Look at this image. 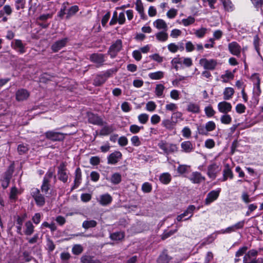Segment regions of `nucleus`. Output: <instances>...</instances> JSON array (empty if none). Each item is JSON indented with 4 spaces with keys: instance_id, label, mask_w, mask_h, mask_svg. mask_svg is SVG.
Masks as SVG:
<instances>
[{
    "instance_id": "nucleus-1",
    "label": "nucleus",
    "mask_w": 263,
    "mask_h": 263,
    "mask_svg": "<svg viewBox=\"0 0 263 263\" xmlns=\"http://www.w3.org/2000/svg\"><path fill=\"white\" fill-rule=\"evenodd\" d=\"M158 146L163 151V154L166 156L176 153L178 151V147L176 144L167 143L163 140L160 141L158 143Z\"/></svg>"
},
{
    "instance_id": "nucleus-2",
    "label": "nucleus",
    "mask_w": 263,
    "mask_h": 263,
    "mask_svg": "<svg viewBox=\"0 0 263 263\" xmlns=\"http://www.w3.org/2000/svg\"><path fill=\"white\" fill-rule=\"evenodd\" d=\"M30 194L38 206L42 207L45 204V198L44 195L41 193L39 189L35 187L31 189Z\"/></svg>"
},
{
    "instance_id": "nucleus-3",
    "label": "nucleus",
    "mask_w": 263,
    "mask_h": 263,
    "mask_svg": "<svg viewBox=\"0 0 263 263\" xmlns=\"http://www.w3.org/2000/svg\"><path fill=\"white\" fill-rule=\"evenodd\" d=\"M57 175L58 179L63 183L67 182L68 177L69 173L66 167V163L62 162L58 166Z\"/></svg>"
},
{
    "instance_id": "nucleus-4",
    "label": "nucleus",
    "mask_w": 263,
    "mask_h": 263,
    "mask_svg": "<svg viewBox=\"0 0 263 263\" xmlns=\"http://www.w3.org/2000/svg\"><path fill=\"white\" fill-rule=\"evenodd\" d=\"M216 129V124L213 121L206 122L204 125H199L197 127V130L200 135L207 136L209 132L213 131Z\"/></svg>"
},
{
    "instance_id": "nucleus-5",
    "label": "nucleus",
    "mask_w": 263,
    "mask_h": 263,
    "mask_svg": "<svg viewBox=\"0 0 263 263\" xmlns=\"http://www.w3.org/2000/svg\"><path fill=\"white\" fill-rule=\"evenodd\" d=\"M199 63L204 69L209 70H214L218 64L216 60L206 58H201L199 60Z\"/></svg>"
},
{
    "instance_id": "nucleus-6",
    "label": "nucleus",
    "mask_w": 263,
    "mask_h": 263,
    "mask_svg": "<svg viewBox=\"0 0 263 263\" xmlns=\"http://www.w3.org/2000/svg\"><path fill=\"white\" fill-rule=\"evenodd\" d=\"M46 138L52 141H61L65 139V134L54 130H48L45 134Z\"/></svg>"
},
{
    "instance_id": "nucleus-7",
    "label": "nucleus",
    "mask_w": 263,
    "mask_h": 263,
    "mask_svg": "<svg viewBox=\"0 0 263 263\" xmlns=\"http://www.w3.org/2000/svg\"><path fill=\"white\" fill-rule=\"evenodd\" d=\"M11 47L20 54H23L26 52V44L23 43L20 39L14 40L11 43Z\"/></svg>"
},
{
    "instance_id": "nucleus-8",
    "label": "nucleus",
    "mask_w": 263,
    "mask_h": 263,
    "mask_svg": "<svg viewBox=\"0 0 263 263\" xmlns=\"http://www.w3.org/2000/svg\"><path fill=\"white\" fill-rule=\"evenodd\" d=\"M122 47V43L121 40H117L114 44H112L109 48L108 53L111 58L116 57L117 54L119 52Z\"/></svg>"
},
{
    "instance_id": "nucleus-9",
    "label": "nucleus",
    "mask_w": 263,
    "mask_h": 263,
    "mask_svg": "<svg viewBox=\"0 0 263 263\" xmlns=\"http://www.w3.org/2000/svg\"><path fill=\"white\" fill-rule=\"evenodd\" d=\"M221 171V168L216 163H214L208 167V176L212 179H215Z\"/></svg>"
},
{
    "instance_id": "nucleus-10",
    "label": "nucleus",
    "mask_w": 263,
    "mask_h": 263,
    "mask_svg": "<svg viewBox=\"0 0 263 263\" xmlns=\"http://www.w3.org/2000/svg\"><path fill=\"white\" fill-rule=\"evenodd\" d=\"M228 49L232 54L237 57L240 56L241 48L236 42H232L229 43L228 44Z\"/></svg>"
},
{
    "instance_id": "nucleus-11",
    "label": "nucleus",
    "mask_w": 263,
    "mask_h": 263,
    "mask_svg": "<svg viewBox=\"0 0 263 263\" xmlns=\"http://www.w3.org/2000/svg\"><path fill=\"white\" fill-rule=\"evenodd\" d=\"M82 171L80 167H77L74 172V179L73 185L71 189V191L77 189L82 182Z\"/></svg>"
},
{
    "instance_id": "nucleus-12",
    "label": "nucleus",
    "mask_w": 263,
    "mask_h": 263,
    "mask_svg": "<svg viewBox=\"0 0 263 263\" xmlns=\"http://www.w3.org/2000/svg\"><path fill=\"white\" fill-rule=\"evenodd\" d=\"M220 191L221 189L218 188L216 190H213L209 192L205 199V204L208 205L216 200L218 198Z\"/></svg>"
},
{
    "instance_id": "nucleus-13",
    "label": "nucleus",
    "mask_w": 263,
    "mask_h": 263,
    "mask_svg": "<svg viewBox=\"0 0 263 263\" xmlns=\"http://www.w3.org/2000/svg\"><path fill=\"white\" fill-rule=\"evenodd\" d=\"M88 121L90 123L99 126H102L105 123L100 117L92 113L88 114Z\"/></svg>"
},
{
    "instance_id": "nucleus-14",
    "label": "nucleus",
    "mask_w": 263,
    "mask_h": 263,
    "mask_svg": "<svg viewBox=\"0 0 263 263\" xmlns=\"http://www.w3.org/2000/svg\"><path fill=\"white\" fill-rule=\"evenodd\" d=\"M13 173V170L10 167L5 173L3 179L2 181V186L4 189H6L9 186Z\"/></svg>"
},
{
    "instance_id": "nucleus-15",
    "label": "nucleus",
    "mask_w": 263,
    "mask_h": 263,
    "mask_svg": "<svg viewBox=\"0 0 263 263\" xmlns=\"http://www.w3.org/2000/svg\"><path fill=\"white\" fill-rule=\"evenodd\" d=\"M122 154L119 151H115L111 153L107 157V163L109 164H116L122 158Z\"/></svg>"
},
{
    "instance_id": "nucleus-16",
    "label": "nucleus",
    "mask_w": 263,
    "mask_h": 263,
    "mask_svg": "<svg viewBox=\"0 0 263 263\" xmlns=\"http://www.w3.org/2000/svg\"><path fill=\"white\" fill-rule=\"evenodd\" d=\"M68 41V39L67 37L58 40L52 45L51 48L53 52H58L66 45Z\"/></svg>"
},
{
    "instance_id": "nucleus-17",
    "label": "nucleus",
    "mask_w": 263,
    "mask_h": 263,
    "mask_svg": "<svg viewBox=\"0 0 263 263\" xmlns=\"http://www.w3.org/2000/svg\"><path fill=\"white\" fill-rule=\"evenodd\" d=\"M90 60L99 67L102 66L105 62V55L102 53H93L90 56Z\"/></svg>"
},
{
    "instance_id": "nucleus-18",
    "label": "nucleus",
    "mask_w": 263,
    "mask_h": 263,
    "mask_svg": "<svg viewBox=\"0 0 263 263\" xmlns=\"http://www.w3.org/2000/svg\"><path fill=\"white\" fill-rule=\"evenodd\" d=\"M217 108L220 112L228 114L231 111L232 106L230 103L223 101L218 104Z\"/></svg>"
},
{
    "instance_id": "nucleus-19",
    "label": "nucleus",
    "mask_w": 263,
    "mask_h": 263,
    "mask_svg": "<svg viewBox=\"0 0 263 263\" xmlns=\"http://www.w3.org/2000/svg\"><path fill=\"white\" fill-rule=\"evenodd\" d=\"M189 179L194 184H199L202 181H204L205 179V177L203 176L201 174L198 172H193L190 176L189 177Z\"/></svg>"
},
{
    "instance_id": "nucleus-20",
    "label": "nucleus",
    "mask_w": 263,
    "mask_h": 263,
    "mask_svg": "<svg viewBox=\"0 0 263 263\" xmlns=\"http://www.w3.org/2000/svg\"><path fill=\"white\" fill-rule=\"evenodd\" d=\"M234 178L233 173L230 168L229 164H226L223 170V177L221 179L222 181H226L228 178L232 179Z\"/></svg>"
},
{
    "instance_id": "nucleus-21",
    "label": "nucleus",
    "mask_w": 263,
    "mask_h": 263,
    "mask_svg": "<svg viewBox=\"0 0 263 263\" xmlns=\"http://www.w3.org/2000/svg\"><path fill=\"white\" fill-rule=\"evenodd\" d=\"M15 95L17 101H23L29 97V93L26 89H20L16 91Z\"/></svg>"
},
{
    "instance_id": "nucleus-22",
    "label": "nucleus",
    "mask_w": 263,
    "mask_h": 263,
    "mask_svg": "<svg viewBox=\"0 0 263 263\" xmlns=\"http://www.w3.org/2000/svg\"><path fill=\"white\" fill-rule=\"evenodd\" d=\"M97 201L99 203L105 206L110 204L112 201V197L109 194H105L101 195Z\"/></svg>"
},
{
    "instance_id": "nucleus-23",
    "label": "nucleus",
    "mask_w": 263,
    "mask_h": 263,
    "mask_svg": "<svg viewBox=\"0 0 263 263\" xmlns=\"http://www.w3.org/2000/svg\"><path fill=\"white\" fill-rule=\"evenodd\" d=\"M181 148L182 152L190 153L194 149L193 144L190 141H183L181 143Z\"/></svg>"
},
{
    "instance_id": "nucleus-24",
    "label": "nucleus",
    "mask_w": 263,
    "mask_h": 263,
    "mask_svg": "<svg viewBox=\"0 0 263 263\" xmlns=\"http://www.w3.org/2000/svg\"><path fill=\"white\" fill-rule=\"evenodd\" d=\"M81 263H102L101 261L94 256L89 255H83L80 259Z\"/></svg>"
},
{
    "instance_id": "nucleus-25",
    "label": "nucleus",
    "mask_w": 263,
    "mask_h": 263,
    "mask_svg": "<svg viewBox=\"0 0 263 263\" xmlns=\"http://www.w3.org/2000/svg\"><path fill=\"white\" fill-rule=\"evenodd\" d=\"M115 128L113 125H105L100 130L99 135L107 136L112 133Z\"/></svg>"
},
{
    "instance_id": "nucleus-26",
    "label": "nucleus",
    "mask_w": 263,
    "mask_h": 263,
    "mask_svg": "<svg viewBox=\"0 0 263 263\" xmlns=\"http://www.w3.org/2000/svg\"><path fill=\"white\" fill-rule=\"evenodd\" d=\"M235 91L233 88L228 87H226L223 92V98L224 100H229L232 98Z\"/></svg>"
},
{
    "instance_id": "nucleus-27",
    "label": "nucleus",
    "mask_w": 263,
    "mask_h": 263,
    "mask_svg": "<svg viewBox=\"0 0 263 263\" xmlns=\"http://www.w3.org/2000/svg\"><path fill=\"white\" fill-rule=\"evenodd\" d=\"M154 26L159 30H163L166 31L167 30V25L166 22L162 19H157L153 23Z\"/></svg>"
},
{
    "instance_id": "nucleus-28",
    "label": "nucleus",
    "mask_w": 263,
    "mask_h": 263,
    "mask_svg": "<svg viewBox=\"0 0 263 263\" xmlns=\"http://www.w3.org/2000/svg\"><path fill=\"white\" fill-rule=\"evenodd\" d=\"M20 194L21 193L18 191V189L15 186L12 187L9 197L11 202H15L17 199L18 195Z\"/></svg>"
},
{
    "instance_id": "nucleus-29",
    "label": "nucleus",
    "mask_w": 263,
    "mask_h": 263,
    "mask_svg": "<svg viewBox=\"0 0 263 263\" xmlns=\"http://www.w3.org/2000/svg\"><path fill=\"white\" fill-rule=\"evenodd\" d=\"M25 227L24 234L27 236L32 235L34 231V226L32 223L30 221H27L25 222Z\"/></svg>"
},
{
    "instance_id": "nucleus-30",
    "label": "nucleus",
    "mask_w": 263,
    "mask_h": 263,
    "mask_svg": "<svg viewBox=\"0 0 263 263\" xmlns=\"http://www.w3.org/2000/svg\"><path fill=\"white\" fill-rule=\"evenodd\" d=\"M161 125L163 127H165V128L169 130H171L175 127L176 124L174 123V122L173 121L172 119H166L162 120Z\"/></svg>"
},
{
    "instance_id": "nucleus-31",
    "label": "nucleus",
    "mask_w": 263,
    "mask_h": 263,
    "mask_svg": "<svg viewBox=\"0 0 263 263\" xmlns=\"http://www.w3.org/2000/svg\"><path fill=\"white\" fill-rule=\"evenodd\" d=\"M171 259V257L168 256L166 253V251H163L157 259L158 263H168Z\"/></svg>"
},
{
    "instance_id": "nucleus-32",
    "label": "nucleus",
    "mask_w": 263,
    "mask_h": 263,
    "mask_svg": "<svg viewBox=\"0 0 263 263\" xmlns=\"http://www.w3.org/2000/svg\"><path fill=\"white\" fill-rule=\"evenodd\" d=\"M172 179V177L168 173H163L159 176L160 181L164 184H168Z\"/></svg>"
},
{
    "instance_id": "nucleus-33",
    "label": "nucleus",
    "mask_w": 263,
    "mask_h": 263,
    "mask_svg": "<svg viewBox=\"0 0 263 263\" xmlns=\"http://www.w3.org/2000/svg\"><path fill=\"white\" fill-rule=\"evenodd\" d=\"M125 236L123 232H116L110 234V238L112 240L119 241L122 240Z\"/></svg>"
},
{
    "instance_id": "nucleus-34",
    "label": "nucleus",
    "mask_w": 263,
    "mask_h": 263,
    "mask_svg": "<svg viewBox=\"0 0 263 263\" xmlns=\"http://www.w3.org/2000/svg\"><path fill=\"white\" fill-rule=\"evenodd\" d=\"M186 109L189 112H191L194 114H198L200 112L199 106L193 103H189L187 106Z\"/></svg>"
},
{
    "instance_id": "nucleus-35",
    "label": "nucleus",
    "mask_w": 263,
    "mask_h": 263,
    "mask_svg": "<svg viewBox=\"0 0 263 263\" xmlns=\"http://www.w3.org/2000/svg\"><path fill=\"white\" fill-rule=\"evenodd\" d=\"M53 171L51 169H49L43 178L42 183L50 185V180L53 176Z\"/></svg>"
},
{
    "instance_id": "nucleus-36",
    "label": "nucleus",
    "mask_w": 263,
    "mask_h": 263,
    "mask_svg": "<svg viewBox=\"0 0 263 263\" xmlns=\"http://www.w3.org/2000/svg\"><path fill=\"white\" fill-rule=\"evenodd\" d=\"M148 77L152 80H160L164 77V72L162 71L151 72L148 74Z\"/></svg>"
},
{
    "instance_id": "nucleus-37",
    "label": "nucleus",
    "mask_w": 263,
    "mask_h": 263,
    "mask_svg": "<svg viewBox=\"0 0 263 263\" xmlns=\"http://www.w3.org/2000/svg\"><path fill=\"white\" fill-rule=\"evenodd\" d=\"M157 40L160 42H165L168 39V34L166 31H160L155 34Z\"/></svg>"
},
{
    "instance_id": "nucleus-38",
    "label": "nucleus",
    "mask_w": 263,
    "mask_h": 263,
    "mask_svg": "<svg viewBox=\"0 0 263 263\" xmlns=\"http://www.w3.org/2000/svg\"><path fill=\"white\" fill-rule=\"evenodd\" d=\"M106 78L103 74H99L93 80V84L95 86H100L106 82Z\"/></svg>"
},
{
    "instance_id": "nucleus-39",
    "label": "nucleus",
    "mask_w": 263,
    "mask_h": 263,
    "mask_svg": "<svg viewBox=\"0 0 263 263\" xmlns=\"http://www.w3.org/2000/svg\"><path fill=\"white\" fill-rule=\"evenodd\" d=\"M136 9L139 13L142 18L144 15V8L143 3L141 0H136Z\"/></svg>"
},
{
    "instance_id": "nucleus-40",
    "label": "nucleus",
    "mask_w": 263,
    "mask_h": 263,
    "mask_svg": "<svg viewBox=\"0 0 263 263\" xmlns=\"http://www.w3.org/2000/svg\"><path fill=\"white\" fill-rule=\"evenodd\" d=\"M234 74L228 70L226 71L224 74L221 76V81L223 83H227L229 80L233 79Z\"/></svg>"
},
{
    "instance_id": "nucleus-41",
    "label": "nucleus",
    "mask_w": 263,
    "mask_h": 263,
    "mask_svg": "<svg viewBox=\"0 0 263 263\" xmlns=\"http://www.w3.org/2000/svg\"><path fill=\"white\" fill-rule=\"evenodd\" d=\"M171 119L176 124L178 122L183 121L182 114L180 111H176L172 114Z\"/></svg>"
},
{
    "instance_id": "nucleus-42",
    "label": "nucleus",
    "mask_w": 263,
    "mask_h": 263,
    "mask_svg": "<svg viewBox=\"0 0 263 263\" xmlns=\"http://www.w3.org/2000/svg\"><path fill=\"white\" fill-rule=\"evenodd\" d=\"M222 3L224 9L227 11H232L234 7L230 0H220Z\"/></svg>"
},
{
    "instance_id": "nucleus-43",
    "label": "nucleus",
    "mask_w": 263,
    "mask_h": 263,
    "mask_svg": "<svg viewBox=\"0 0 263 263\" xmlns=\"http://www.w3.org/2000/svg\"><path fill=\"white\" fill-rule=\"evenodd\" d=\"M97 224V222L93 220H85L82 223V227L85 229H88L89 228H94Z\"/></svg>"
},
{
    "instance_id": "nucleus-44",
    "label": "nucleus",
    "mask_w": 263,
    "mask_h": 263,
    "mask_svg": "<svg viewBox=\"0 0 263 263\" xmlns=\"http://www.w3.org/2000/svg\"><path fill=\"white\" fill-rule=\"evenodd\" d=\"M164 86L161 84L156 85L155 93L158 97H162L163 96V91L164 90Z\"/></svg>"
},
{
    "instance_id": "nucleus-45",
    "label": "nucleus",
    "mask_w": 263,
    "mask_h": 263,
    "mask_svg": "<svg viewBox=\"0 0 263 263\" xmlns=\"http://www.w3.org/2000/svg\"><path fill=\"white\" fill-rule=\"evenodd\" d=\"M216 235L214 236V234L209 235L207 237L204 238L201 243L202 246H204L207 245H209L212 243L214 240L216 239Z\"/></svg>"
},
{
    "instance_id": "nucleus-46",
    "label": "nucleus",
    "mask_w": 263,
    "mask_h": 263,
    "mask_svg": "<svg viewBox=\"0 0 263 263\" xmlns=\"http://www.w3.org/2000/svg\"><path fill=\"white\" fill-rule=\"evenodd\" d=\"M121 181V175L118 173L113 174L110 178V181L114 184H118Z\"/></svg>"
},
{
    "instance_id": "nucleus-47",
    "label": "nucleus",
    "mask_w": 263,
    "mask_h": 263,
    "mask_svg": "<svg viewBox=\"0 0 263 263\" xmlns=\"http://www.w3.org/2000/svg\"><path fill=\"white\" fill-rule=\"evenodd\" d=\"M79 9L78 6L74 5L71 6L68 10L67 13L66 18L68 19L72 16L74 15L78 11Z\"/></svg>"
},
{
    "instance_id": "nucleus-48",
    "label": "nucleus",
    "mask_w": 263,
    "mask_h": 263,
    "mask_svg": "<svg viewBox=\"0 0 263 263\" xmlns=\"http://www.w3.org/2000/svg\"><path fill=\"white\" fill-rule=\"evenodd\" d=\"M176 227L177 228L174 230H170L169 231L165 230L163 234L161 235V239L165 240L174 234L178 230V226Z\"/></svg>"
},
{
    "instance_id": "nucleus-49",
    "label": "nucleus",
    "mask_w": 263,
    "mask_h": 263,
    "mask_svg": "<svg viewBox=\"0 0 263 263\" xmlns=\"http://www.w3.org/2000/svg\"><path fill=\"white\" fill-rule=\"evenodd\" d=\"M47 240V248L48 252H52L55 248V246L54 244L53 241L50 238L49 236L46 237Z\"/></svg>"
},
{
    "instance_id": "nucleus-50",
    "label": "nucleus",
    "mask_w": 263,
    "mask_h": 263,
    "mask_svg": "<svg viewBox=\"0 0 263 263\" xmlns=\"http://www.w3.org/2000/svg\"><path fill=\"white\" fill-rule=\"evenodd\" d=\"M83 251V247L81 245H74L72 248V252L74 255H80Z\"/></svg>"
},
{
    "instance_id": "nucleus-51",
    "label": "nucleus",
    "mask_w": 263,
    "mask_h": 263,
    "mask_svg": "<svg viewBox=\"0 0 263 263\" xmlns=\"http://www.w3.org/2000/svg\"><path fill=\"white\" fill-rule=\"evenodd\" d=\"M220 121L222 124H229L232 122V118L228 114H224L220 117Z\"/></svg>"
},
{
    "instance_id": "nucleus-52",
    "label": "nucleus",
    "mask_w": 263,
    "mask_h": 263,
    "mask_svg": "<svg viewBox=\"0 0 263 263\" xmlns=\"http://www.w3.org/2000/svg\"><path fill=\"white\" fill-rule=\"evenodd\" d=\"M148 119V115L145 113L141 114L138 116L139 122L142 124H146L147 122Z\"/></svg>"
},
{
    "instance_id": "nucleus-53",
    "label": "nucleus",
    "mask_w": 263,
    "mask_h": 263,
    "mask_svg": "<svg viewBox=\"0 0 263 263\" xmlns=\"http://www.w3.org/2000/svg\"><path fill=\"white\" fill-rule=\"evenodd\" d=\"M157 105L156 103L153 101H148L146 104L145 108L146 110L149 112H153L155 110Z\"/></svg>"
},
{
    "instance_id": "nucleus-54",
    "label": "nucleus",
    "mask_w": 263,
    "mask_h": 263,
    "mask_svg": "<svg viewBox=\"0 0 263 263\" xmlns=\"http://www.w3.org/2000/svg\"><path fill=\"white\" fill-rule=\"evenodd\" d=\"M233 232H235V230L233 226H231L230 227H228L226 229H222L219 231H216L214 233H216L217 234H220L231 233Z\"/></svg>"
},
{
    "instance_id": "nucleus-55",
    "label": "nucleus",
    "mask_w": 263,
    "mask_h": 263,
    "mask_svg": "<svg viewBox=\"0 0 263 263\" xmlns=\"http://www.w3.org/2000/svg\"><path fill=\"white\" fill-rule=\"evenodd\" d=\"M143 129V126H139L136 124H132L129 127V131L134 134L138 133L141 129Z\"/></svg>"
},
{
    "instance_id": "nucleus-56",
    "label": "nucleus",
    "mask_w": 263,
    "mask_h": 263,
    "mask_svg": "<svg viewBox=\"0 0 263 263\" xmlns=\"http://www.w3.org/2000/svg\"><path fill=\"white\" fill-rule=\"evenodd\" d=\"M204 111L206 116L209 118L213 117L215 114V111L211 106L205 107Z\"/></svg>"
},
{
    "instance_id": "nucleus-57",
    "label": "nucleus",
    "mask_w": 263,
    "mask_h": 263,
    "mask_svg": "<svg viewBox=\"0 0 263 263\" xmlns=\"http://www.w3.org/2000/svg\"><path fill=\"white\" fill-rule=\"evenodd\" d=\"M26 4L25 0H15V7L17 10H19L21 9L25 8Z\"/></svg>"
},
{
    "instance_id": "nucleus-58",
    "label": "nucleus",
    "mask_w": 263,
    "mask_h": 263,
    "mask_svg": "<svg viewBox=\"0 0 263 263\" xmlns=\"http://www.w3.org/2000/svg\"><path fill=\"white\" fill-rule=\"evenodd\" d=\"M29 149L27 145L24 144H19L17 147V151L20 155L25 154Z\"/></svg>"
},
{
    "instance_id": "nucleus-59",
    "label": "nucleus",
    "mask_w": 263,
    "mask_h": 263,
    "mask_svg": "<svg viewBox=\"0 0 263 263\" xmlns=\"http://www.w3.org/2000/svg\"><path fill=\"white\" fill-rule=\"evenodd\" d=\"M195 22V18L192 16H189L187 18L182 20V23L184 26H188Z\"/></svg>"
},
{
    "instance_id": "nucleus-60",
    "label": "nucleus",
    "mask_w": 263,
    "mask_h": 263,
    "mask_svg": "<svg viewBox=\"0 0 263 263\" xmlns=\"http://www.w3.org/2000/svg\"><path fill=\"white\" fill-rule=\"evenodd\" d=\"M130 141L132 144L134 146H139L141 144V141L138 136H134L131 139Z\"/></svg>"
},
{
    "instance_id": "nucleus-61",
    "label": "nucleus",
    "mask_w": 263,
    "mask_h": 263,
    "mask_svg": "<svg viewBox=\"0 0 263 263\" xmlns=\"http://www.w3.org/2000/svg\"><path fill=\"white\" fill-rule=\"evenodd\" d=\"M206 31V28H201L198 30H196V31L195 32V34L197 37L202 38L205 35Z\"/></svg>"
},
{
    "instance_id": "nucleus-62",
    "label": "nucleus",
    "mask_w": 263,
    "mask_h": 263,
    "mask_svg": "<svg viewBox=\"0 0 263 263\" xmlns=\"http://www.w3.org/2000/svg\"><path fill=\"white\" fill-rule=\"evenodd\" d=\"M152 190V185L148 182H145L142 185V190L144 193H149Z\"/></svg>"
},
{
    "instance_id": "nucleus-63",
    "label": "nucleus",
    "mask_w": 263,
    "mask_h": 263,
    "mask_svg": "<svg viewBox=\"0 0 263 263\" xmlns=\"http://www.w3.org/2000/svg\"><path fill=\"white\" fill-rule=\"evenodd\" d=\"M182 64L186 67H189L193 65V61L191 58L182 57Z\"/></svg>"
},
{
    "instance_id": "nucleus-64",
    "label": "nucleus",
    "mask_w": 263,
    "mask_h": 263,
    "mask_svg": "<svg viewBox=\"0 0 263 263\" xmlns=\"http://www.w3.org/2000/svg\"><path fill=\"white\" fill-rule=\"evenodd\" d=\"M243 263H257V259L256 258L245 255L243 258Z\"/></svg>"
}]
</instances>
